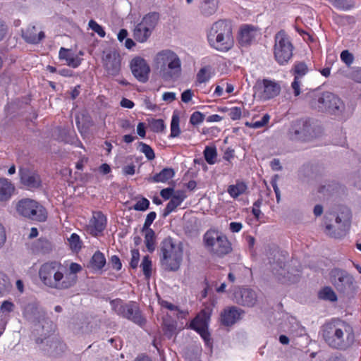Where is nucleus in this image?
I'll list each match as a JSON object with an SVG mask.
<instances>
[{
    "mask_svg": "<svg viewBox=\"0 0 361 361\" xmlns=\"http://www.w3.org/2000/svg\"><path fill=\"white\" fill-rule=\"evenodd\" d=\"M106 264V258L103 253L99 251L96 252L90 261L91 267L94 270L102 269Z\"/></svg>",
    "mask_w": 361,
    "mask_h": 361,
    "instance_id": "nucleus-33",
    "label": "nucleus"
},
{
    "mask_svg": "<svg viewBox=\"0 0 361 361\" xmlns=\"http://www.w3.org/2000/svg\"><path fill=\"white\" fill-rule=\"evenodd\" d=\"M14 189L11 182L6 178H0V201H6L10 199Z\"/></svg>",
    "mask_w": 361,
    "mask_h": 361,
    "instance_id": "nucleus-29",
    "label": "nucleus"
},
{
    "mask_svg": "<svg viewBox=\"0 0 361 361\" xmlns=\"http://www.w3.org/2000/svg\"><path fill=\"white\" fill-rule=\"evenodd\" d=\"M145 235V243L147 250L152 252L155 248L154 232L151 228H142Z\"/></svg>",
    "mask_w": 361,
    "mask_h": 361,
    "instance_id": "nucleus-34",
    "label": "nucleus"
},
{
    "mask_svg": "<svg viewBox=\"0 0 361 361\" xmlns=\"http://www.w3.org/2000/svg\"><path fill=\"white\" fill-rule=\"evenodd\" d=\"M257 94L260 99L266 101L278 96L281 92V85L275 80L264 79L257 82Z\"/></svg>",
    "mask_w": 361,
    "mask_h": 361,
    "instance_id": "nucleus-16",
    "label": "nucleus"
},
{
    "mask_svg": "<svg viewBox=\"0 0 361 361\" xmlns=\"http://www.w3.org/2000/svg\"><path fill=\"white\" fill-rule=\"evenodd\" d=\"M176 191L173 188H166L161 190L160 195L164 200H170Z\"/></svg>",
    "mask_w": 361,
    "mask_h": 361,
    "instance_id": "nucleus-57",
    "label": "nucleus"
},
{
    "mask_svg": "<svg viewBox=\"0 0 361 361\" xmlns=\"http://www.w3.org/2000/svg\"><path fill=\"white\" fill-rule=\"evenodd\" d=\"M204 239L206 245L218 255L228 254L231 250V244L227 238L216 231H207Z\"/></svg>",
    "mask_w": 361,
    "mask_h": 361,
    "instance_id": "nucleus-11",
    "label": "nucleus"
},
{
    "mask_svg": "<svg viewBox=\"0 0 361 361\" xmlns=\"http://www.w3.org/2000/svg\"><path fill=\"white\" fill-rule=\"evenodd\" d=\"M68 240L73 251L78 252L81 249L82 242L79 235L76 233H72Z\"/></svg>",
    "mask_w": 361,
    "mask_h": 361,
    "instance_id": "nucleus-39",
    "label": "nucleus"
},
{
    "mask_svg": "<svg viewBox=\"0 0 361 361\" xmlns=\"http://www.w3.org/2000/svg\"><path fill=\"white\" fill-rule=\"evenodd\" d=\"M261 204H262V201L260 200H258L253 204V207H252V214L257 219L259 217L260 214H261V211L259 209Z\"/></svg>",
    "mask_w": 361,
    "mask_h": 361,
    "instance_id": "nucleus-63",
    "label": "nucleus"
},
{
    "mask_svg": "<svg viewBox=\"0 0 361 361\" xmlns=\"http://www.w3.org/2000/svg\"><path fill=\"white\" fill-rule=\"evenodd\" d=\"M130 69L133 75L142 82L148 80L150 68L147 61L140 57H135L130 61Z\"/></svg>",
    "mask_w": 361,
    "mask_h": 361,
    "instance_id": "nucleus-19",
    "label": "nucleus"
},
{
    "mask_svg": "<svg viewBox=\"0 0 361 361\" xmlns=\"http://www.w3.org/2000/svg\"><path fill=\"white\" fill-rule=\"evenodd\" d=\"M180 130L179 128V118L177 115H173L171 122V137H176L179 135Z\"/></svg>",
    "mask_w": 361,
    "mask_h": 361,
    "instance_id": "nucleus-40",
    "label": "nucleus"
},
{
    "mask_svg": "<svg viewBox=\"0 0 361 361\" xmlns=\"http://www.w3.org/2000/svg\"><path fill=\"white\" fill-rule=\"evenodd\" d=\"M121 56L115 50L104 52L102 63L107 74L112 76L118 75L121 70Z\"/></svg>",
    "mask_w": 361,
    "mask_h": 361,
    "instance_id": "nucleus-17",
    "label": "nucleus"
},
{
    "mask_svg": "<svg viewBox=\"0 0 361 361\" xmlns=\"http://www.w3.org/2000/svg\"><path fill=\"white\" fill-rule=\"evenodd\" d=\"M306 98L310 107L318 111L341 115L345 109L343 101L330 92L314 90L307 93Z\"/></svg>",
    "mask_w": 361,
    "mask_h": 361,
    "instance_id": "nucleus-2",
    "label": "nucleus"
},
{
    "mask_svg": "<svg viewBox=\"0 0 361 361\" xmlns=\"http://www.w3.org/2000/svg\"><path fill=\"white\" fill-rule=\"evenodd\" d=\"M14 305L9 301H4L1 306V310L3 312H11L13 310Z\"/></svg>",
    "mask_w": 361,
    "mask_h": 361,
    "instance_id": "nucleus-62",
    "label": "nucleus"
},
{
    "mask_svg": "<svg viewBox=\"0 0 361 361\" xmlns=\"http://www.w3.org/2000/svg\"><path fill=\"white\" fill-rule=\"evenodd\" d=\"M50 348L51 353L54 355H59L65 350L66 345L60 341L55 340L51 342Z\"/></svg>",
    "mask_w": 361,
    "mask_h": 361,
    "instance_id": "nucleus-43",
    "label": "nucleus"
},
{
    "mask_svg": "<svg viewBox=\"0 0 361 361\" xmlns=\"http://www.w3.org/2000/svg\"><path fill=\"white\" fill-rule=\"evenodd\" d=\"M193 95V92L191 90H186L181 94V100L184 103H188L191 101Z\"/></svg>",
    "mask_w": 361,
    "mask_h": 361,
    "instance_id": "nucleus-60",
    "label": "nucleus"
},
{
    "mask_svg": "<svg viewBox=\"0 0 361 361\" xmlns=\"http://www.w3.org/2000/svg\"><path fill=\"white\" fill-rule=\"evenodd\" d=\"M161 251V263L164 269L167 271H177L183 260L182 245L174 242L171 238H166L162 242Z\"/></svg>",
    "mask_w": 361,
    "mask_h": 361,
    "instance_id": "nucleus-5",
    "label": "nucleus"
},
{
    "mask_svg": "<svg viewBox=\"0 0 361 361\" xmlns=\"http://www.w3.org/2000/svg\"><path fill=\"white\" fill-rule=\"evenodd\" d=\"M322 336L325 342L336 349H346L355 339L353 327L340 319H332L322 326Z\"/></svg>",
    "mask_w": 361,
    "mask_h": 361,
    "instance_id": "nucleus-1",
    "label": "nucleus"
},
{
    "mask_svg": "<svg viewBox=\"0 0 361 361\" xmlns=\"http://www.w3.org/2000/svg\"><path fill=\"white\" fill-rule=\"evenodd\" d=\"M157 214L154 212H149L145 219V221L142 228H149L150 225L155 219Z\"/></svg>",
    "mask_w": 361,
    "mask_h": 361,
    "instance_id": "nucleus-58",
    "label": "nucleus"
},
{
    "mask_svg": "<svg viewBox=\"0 0 361 361\" xmlns=\"http://www.w3.org/2000/svg\"><path fill=\"white\" fill-rule=\"evenodd\" d=\"M334 7L340 10H349L352 6L347 0H328Z\"/></svg>",
    "mask_w": 361,
    "mask_h": 361,
    "instance_id": "nucleus-46",
    "label": "nucleus"
},
{
    "mask_svg": "<svg viewBox=\"0 0 361 361\" xmlns=\"http://www.w3.org/2000/svg\"><path fill=\"white\" fill-rule=\"evenodd\" d=\"M61 266V263L56 261L47 262L40 266L39 278L46 287L54 289Z\"/></svg>",
    "mask_w": 361,
    "mask_h": 361,
    "instance_id": "nucleus-13",
    "label": "nucleus"
},
{
    "mask_svg": "<svg viewBox=\"0 0 361 361\" xmlns=\"http://www.w3.org/2000/svg\"><path fill=\"white\" fill-rule=\"evenodd\" d=\"M140 267L145 277L149 279L152 272V261L149 259L148 256L144 257Z\"/></svg>",
    "mask_w": 361,
    "mask_h": 361,
    "instance_id": "nucleus-41",
    "label": "nucleus"
},
{
    "mask_svg": "<svg viewBox=\"0 0 361 361\" xmlns=\"http://www.w3.org/2000/svg\"><path fill=\"white\" fill-rule=\"evenodd\" d=\"M204 117V114H202L201 112L195 111L190 116V122L193 126H197L203 122Z\"/></svg>",
    "mask_w": 361,
    "mask_h": 361,
    "instance_id": "nucleus-49",
    "label": "nucleus"
},
{
    "mask_svg": "<svg viewBox=\"0 0 361 361\" xmlns=\"http://www.w3.org/2000/svg\"><path fill=\"white\" fill-rule=\"evenodd\" d=\"M106 224V216L100 212H94L87 225V231L91 235L97 236L104 230Z\"/></svg>",
    "mask_w": 361,
    "mask_h": 361,
    "instance_id": "nucleus-21",
    "label": "nucleus"
},
{
    "mask_svg": "<svg viewBox=\"0 0 361 361\" xmlns=\"http://www.w3.org/2000/svg\"><path fill=\"white\" fill-rule=\"evenodd\" d=\"M279 178V176L275 175L272 178L271 181V186H272V188L274 190V192L276 194V198L277 202H279L280 200H281V192H280V190H279V188L278 183H277Z\"/></svg>",
    "mask_w": 361,
    "mask_h": 361,
    "instance_id": "nucleus-52",
    "label": "nucleus"
},
{
    "mask_svg": "<svg viewBox=\"0 0 361 361\" xmlns=\"http://www.w3.org/2000/svg\"><path fill=\"white\" fill-rule=\"evenodd\" d=\"M270 119V116L267 114H264L260 121L253 122L252 124V128H260L266 126Z\"/></svg>",
    "mask_w": 361,
    "mask_h": 361,
    "instance_id": "nucleus-54",
    "label": "nucleus"
},
{
    "mask_svg": "<svg viewBox=\"0 0 361 361\" xmlns=\"http://www.w3.org/2000/svg\"><path fill=\"white\" fill-rule=\"evenodd\" d=\"M23 37L29 43L37 44L44 37V33L42 31L37 32L35 26L30 25L23 31Z\"/></svg>",
    "mask_w": 361,
    "mask_h": 361,
    "instance_id": "nucleus-26",
    "label": "nucleus"
},
{
    "mask_svg": "<svg viewBox=\"0 0 361 361\" xmlns=\"http://www.w3.org/2000/svg\"><path fill=\"white\" fill-rule=\"evenodd\" d=\"M88 25L90 28L95 32L99 37H104L105 36L106 32L103 27L94 20H90L89 21Z\"/></svg>",
    "mask_w": 361,
    "mask_h": 361,
    "instance_id": "nucleus-48",
    "label": "nucleus"
},
{
    "mask_svg": "<svg viewBox=\"0 0 361 361\" xmlns=\"http://www.w3.org/2000/svg\"><path fill=\"white\" fill-rule=\"evenodd\" d=\"M137 149L145 155L148 160H153L155 158L154 152L149 145L144 142H140Z\"/></svg>",
    "mask_w": 361,
    "mask_h": 361,
    "instance_id": "nucleus-38",
    "label": "nucleus"
},
{
    "mask_svg": "<svg viewBox=\"0 0 361 361\" xmlns=\"http://www.w3.org/2000/svg\"><path fill=\"white\" fill-rule=\"evenodd\" d=\"M204 157L209 164H214L217 157L216 149L214 147L207 146L204 150Z\"/></svg>",
    "mask_w": 361,
    "mask_h": 361,
    "instance_id": "nucleus-35",
    "label": "nucleus"
},
{
    "mask_svg": "<svg viewBox=\"0 0 361 361\" xmlns=\"http://www.w3.org/2000/svg\"><path fill=\"white\" fill-rule=\"evenodd\" d=\"M19 175L21 183L29 190L40 187L42 180L39 174L35 171L27 168H20Z\"/></svg>",
    "mask_w": 361,
    "mask_h": 361,
    "instance_id": "nucleus-20",
    "label": "nucleus"
},
{
    "mask_svg": "<svg viewBox=\"0 0 361 361\" xmlns=\"http://www.w3.org/2000/svg\"><path fill=\"white\" fill-rule=\"evenodd\" d=\"M210 314L209 310H204L190 324V327L200 334L207 345H210V334L208 331Z\"/></svg>",
    "mask_w": 361,
    "mask_h": 361,
    "instance_id": "nucleus-15",
    "label": "nucleus"
},
{
    "mask_svg": "<svg viewBox=\"0 0 361 361\" xmlns=\"http://www.w3.org/2000/svg\"><path fill=\"white\" fill-rule=\"evenodd\" d=\"M81 270V265L75 262H71L68 267L61 264L57 281L55 283L54 289L64 290L73 287L78 281V274Z\"/></svg>",
    "mask_w": 361,
    "mask_h": 361,
    "instance_id": "nucleus-9",
    "label": "nucleus"
},
{
    "mask_svg": "<svg viewBox=\"0 0 361 361\" xmlns=\"http://www.w3.org/2000/svg\"><path fill=\"white\" fill-rule=\"evenodd\" d=\"M36 247L43 252H47L52 249V245L48 240L40 238L36 244Z\"/></svg>",
    "mask_w": 361,
    "mask_h": 361,
    "instance_id": "nucleus-44",
    "label": "nucleus"
},
{
    "mask_svg": "<svg viewBox=\"0 0 361 361\" xmlns=\"http://www.w3.org/2000/svg\"><path fill=\"white\" fill-rule=\"evenodd\" d=\"M218 0H201L200 10L204 16L214 15L218 9Z\"/></svg>",
    "mask_w": 361,
    "mask_h": 361,
    "instance_id": "nucleus-28",
    "label": "nucleus"
},
{
    "mask_svg": "<svg viewBox=\"0 0 361 361\" xmlns=\"http://www.w3.org/2000/svg\"><path fill=\"white\" fill-rule=\"evenodd\" d=\"M162 99L168 103H171L176 99V93L173 92H165L162 94Z\"/></svg>",
    "mask_w": 361,
    "mask_h": 361,
    "instance_id": "nucleus-59",
    "label": "nucleus"
},
{
    "mask_svg": "<svg viewBox=\"0 0 361 361\" xmlns=\"http://www.w3.org/2000/svg\"><path fill=\"white\" fill-rule=\"evenodd\" d=\"M111 263L112 264V267L116 270L118 271L121 269L122 264L120 259L117 256L114 255L111 257Z\"/></svg>",
    "mask_w": 361,
    "mask_h": 361,
    "instance_id": "nucleus-64",
    "label": "nucleus"
},
{
    "mask_svg": "<svg viewBox=\"0 0 361 361\" xmlns=\"http://www.w3.org/2000/svg\"><path fill=\"white\" fill-rule=\"evenodd\" d=\"M174 175L175 172L173 169L165 168L159 173L155 174L152 178V180L154 183H166L171 179Z\"/></svg>",
    "mask_w": 361,
    "mask_h": 361,
    "instance_id": "nucleus-31",
    "label": "nucleus"
},
{
    "mask_svg": "<svg viewBox=\"0 0 361 361\" xmlns=\"http://www.w3.org/2000/svg\"><path fill=\"white\" fill-rule=\"evenodd\" d=\"M207 37L209 46L219 51H228L234 45L231 26L226 20L213 23L207 32Z\"/></svg>",
    "mask_w": 361,
    "mask_h": 361,
    "instance_id": "nucleus-3",
    "label": "nucleus"
},
{
    "mask_svg": "<svg viewBox=\"0 0 361 361\" xmlns=\"http://www.w3.org/2000/svg\"><path fill=\"white\" fill-rule=\"evenodd\" d=\"M149 205V200L146 198H142L135 203L133 208L137 211H145L148 209Z\"/></svg>",
    "mask_w": 361,
    "mask_h": 361,
    "instance_id": "nucleus-51",
    "label": "nucleus"
},
{
    "mask_svg": "<svg viewBox=\"0 0 361 361\" xmlns=\"http://www.w3.org/2000/svg\"><path fill=\"white\" fill-rule=\"evenodd\" d=\"M10 281L7 276L0 272V296L4 295L10 288Z\"/></svg>",
    "mask_w": 361,
    "mask_h": 361,
    "instance_id": "nucleus-42",
    "label": "nucleus"
},
{
    "mask_svg": "<svg viewBox=\"0 0 361 361\" xmlns=\"http://www.w3.org/2000/svg\"><path fill=\"white\" fill-rule=\"evenodd\" d=\"M290 334L295 336H301L305 334V329L300 326L298 324H295L290 330Z\"/></svg>",
    "mask_w": 361,
    "mask_h": 361,
    "instance_id": "nucleus-61",
    "label": "nucleus"
},
{
    "mask_svg": "<svg viewBox=\"0 0 361 361\" xmlns=\"http://www.w3.org/2000/svg\"><path fill=\"white\" fill-rule=\"evenodd\" d=\"M228 116L233 121L240 119L243 114L245 116V111L243 112L241 108L238 106L228 109Z\"/></svg>",
    "mask_w": 361,
    "mask_h": 361,
    "instance_id": "nucleus-47",
    "label": "nucleus"
},
{
    "mask_svg": "<svg viewBox=\"0 0 361 361\" xmlns=\"http://www.w3.org/2000/svg\"><path fill=\"white\" fill-rule=\"evenodd\" d=\"M111 309L118 315H121L126 304H125L121 300L116 299L113 300L110 302Z\"/></svg>",
    "mask_w": 361,
    "mask_h": 361,
    "instance_id": "nucleus-45",
    "label": "nucleus"
},
{
    "mask_svg": "<svg viewBox=\"0 0 361 361\" xmlns=\"http://www.w3.org/2000/svg\"><path fill=\"white\" fill-rule=\"evenodd\" d=\"M150 126H151L152 130L154 132H157V133L162 132L166 128L164 122L162 119L153 120L151 122Z\"/></svg>",
    "mask_w": 361,
    "mask_h": 361,
    "instance_id": "nucleus-50",
    "label": "nucleus"
},
{
    "mask_svg": "<svg viewBox=\"0 0 361 361\" xmlns=\"http://www.w3.org/2000/svg\"><path fill=\"white\" fill-rule=\"evenodd\" d=\"M302 82L301 79L294 78V80L291 83V87L293 90V94L295 97H298L301 93Z\"/></svg>",
    "mask_w": 361,
    "mask_h": 361,
    "instance_id": "nucleus-56",
    "label": "nucleus"
},
{
    "mask_svg": "<svg viewBox=\"0 0 361 361\" xmlns=\"http://www.w3.org/2000/svg\"><path fill=\"white\" fill-rule=\"evenodd\" d=\"M247 189V186L244 182L236 181L235 184L228 185L227 192L232 198L236 199L244 194Z\"/></svg>",
    "mask_w": 361,
    "mask_h": 361,
    "instance_id": "nucleus-30",
    "label": "nucleus"
},
{
    "mask_svg": "<svg viewBox=\"0 0 361 361\" xmlns=\"http://www.w3.org/2000/svg\"><path fill=\"white\" fill-rule=\"evenodd\" d=\"M123 313L120 316L126 318L134 323L142 325L144 323V319L138 308L133 304H126Z\"/></svg>",
    "mask_w": 361,
    "mask_h": 361,
    "instance_id": "nucleus-24",
    "label": "nucleus"
},
{
    "mask_svg": "<svg viewBox=\"0 0 361 361\" xmlns=\"http://www.w3.org/2000/svg\"><path fill=\"white\" fill-rule=\"evenodd\" d=\"M293 45L288 34L283 30L274 37V56L281 66L286 64L293 56Z\"/></svg>",
    "mask_w": 361,
    "mask_h": 361,
    "instance_id": "nucleus-7",
    "label": "nucleus"
},
{
    "mask_svg": "<svg viewBox=\"0 0 361 361\" xmlns=\"http://www.w3.org/2000/svg\"><path fill=\"white\" fill-rule=\"evenodd\" d=\"M139 260H140L139 251L137 250H133L131 251V259H130V267L133 269L137 268L138 266Z\"/></svg>",
    "mask_w": 361,
    "mask_h": 361,
    "instance_id": "nucleus-55",
    "label": "nucleus"
},
{
    "mask_svg": "<svg viewBox=\"0 0 361 361\" xmlns=\"http://www.w3.org/2000/svg\"><path fill=\"white\" fill-rule=\"evenodd\" d=\"M320 133V128L310 119H300L292 123L288 131L291 140H310Z\"/></svg>",
    "mask_w": 361,
    "mask_h": 361,
    "instance_id": "nucleus-6",
    "label": "nucleus"
},
{
    "mask_svg": "<svg viewBox=\"0 0 361 361\" xmlns=\"http://www.w3.org/2000/svg\"><path fill=\"white\" fill-rule=\"evenodd\" d=\"M350 212L348 209H343L336 216L335 224H327L325 232L334 238H341L345 235L350 224Z\"/></svg>",
    "mask_w": 361,
    "mask_h": 361,
    "instance_id": "nucleus-12",
    "label": "nucleus"
},
{
    "mask_svg": "<svg viewBox=\"0 0 361 361\" xmlns=\"http://www.w3.org/2000/svg\"><path fill=\"white\" fill-rule=\"evenodd\" d=\"M308 72L307 66L303 62L295 63L293 68L295 78L301 79Z\"/></svg>",
    "mask_w": 361,
    "mask_h": 361,
    "instance_id": "nucleus-37",
    "label": "nucleus"
},
{
    "mask_svg": "<svg viewBox=\"0 0 361 361\" xmlns=\"http://www.w3.org/2000/svg\"><path fill=\"white\" fill-rule=\"evenodd\" d=\"M233 300L243 306L253 307L257 301V295L250 288L238 287L233 292Z\"/></svg>",
    "mask_w": 361,
    "mask_h": 361,
    "instance_id": "nucleus-18",
    "label": "nucleus"
},
{
    "mask_svg": "<svg viewBox=\"0 0 361 361\" xmlns=\"http://www.w3.org/2000/svg\"><path fill=\"white\" fill-rule=\"evenodd\" d=\"M244 314V311L235 307H226L221 313V323L227 326H232L239 321Z\"/></svg>",
    "mask_w": 361,
    "mask_h": 361,
    "instance_id": "nucleus-22",
    "label": "nucleus"
},
{
    "mask_svg": "<svg viewBox=\"0 0 361 361\" xmlns=\"http://www.w3.org/2000/svg\"><path fill=\"white\" fill-rule=\"evenodd\" d=\"M159 16L157 13H149L144 16L133 29V37L140 42H146L151 37L158 24Z\"/></svg>",
    "mask_w": 361,
    "mask_h": 361,
    "instance_id": "nucleus-8",
    "label": "nucleus"
},
{
    "mask_svg": "<svg viewBox=\"0 0 361 361\" xmlns=\"http://www.w3.org/2000/svg\"><path fill=\"white\" fill-rule=\"evenodd\" d=\"M330 279L336 290L345 293L353 289V277L344 270L334 269L331 271Z\"/></svg>",
    "mask_w": 361,
    "mask_h": 361,
    "instance_id": "nucleus-14",
    "label": "nucleus"
},
{
    "mask_svg": "<svg viewBox=\"0 0 361 361\" xmlns=\"http://www.w3.org/2000/svg\"><path fill=\"white\" fill-rule=\"evenodd\" d=\"M187 195L185 191L176 190L167 204L164 209V216H166L170 213L174 212L176 209L183 203Z\"/></svg>",
    "mask_w": 361,
    "mask_h": 361,
    "instance_id": "nucleus-25",
    "label": "nucleus"
},
{
    "mask_svg": "<svg viewBox=\"0 0 361 361\" xmlns=\"http://www.w3.org/2000/svg\"><path fill=\"white\" fill-rule=\"evenodd\" d=\"M341 59L347 66H350L354 60L353 55L350 53L348 50H344L341 54Z\"/></svg>",
    "mask_w": 361,
    "mask_h": 361,
    "instance_id": "nucleus-53",
    "label": "nucleus"
},
{
    "mask_svg": "<svg viewBox=\"0 0 361 361\" xmlns=\"http://www.w3.org/2000/svg\"><path fill=\"white\" fill-rule=\"evenodd\" d=\"M154 63L165 80H176L180 78L181 61L174 51L169 49L159 51L154 56Z\"/></svg>",
    "mask_w": 361,
    "mask_h": 361,
    "instance_id": "nucleus-4",
    "label": "nucleus"
},
{
    "mask_svg": "<svg viewBox=\"0 0 361 361\" xmlns=\"http://www.w3.org/2000/svg\"><path fill=\"white\" fill-rule=\"evenodd\" d=\"M321 299L334 302L337 300V296L333 289L330 287H325L319 293Z\"/></svg>",
    "mask_w": 361,
    "mask_h": 361,
    "instance_id": "nucleus-36",
    "label": "nucleus"
},
{
    "mask_svg": "<svg viewBox=\"0 0 361 361\" xmlns=\"http://www.w3.org/2000/svg\"><path fill=\"white\" fill-rule=\"evenodd\" d=\"M212 75V68L209 66H204L197 72L196 81L200 84L206 83L211 79Z\"/></svg>",
    "mask_w": 361,
    "mask_h": 361,
    "instance_id": "nucleus-32",
    "label": "nucleus"
},
{
    "mask_svg": "<svg viewBox=\"0 0 361 361\" xmlns=\"http://www.w3.org/2000/svg\"><path fill=\"white\" fill-rule=\"evenodd\" d=\"M59 57L60 59L66 60L67 65L72 68H77L81 63V59L78 56L63 47L60 49Z\"/></svg>",
    "mask_w": 361,
    "mask_h": 361,
    "instance_id": "nucleus-27",
    "label": "nucleus"
},
{
    "mask_svg": "<svg viewBox=\"0 0 361 361\" xmlns=\"http://www.w3.org/2000/svg\"><path fill=\"white\" fill-rule=\"evenodd\" d=\"M260 35L261 32L258 27L251 25H244L240 28L239 42L241 44L247 45L256 41Z\"/></svg>",
    "mask_w": 361,
    "mask_h": 361,
    "instance_id": "nucleus-23",
    "label": "nucleus"
},
{
    "mask_svg": "<svg viewBox=\"0 0 361 361\" xmlns=\"http://www.w3.org/2000/svg\"><path fill=\"white\" fill-rule=\"evenodd\" d=\"M17 211L22 216L35 221H43L47 218L44 208L37 202L30 199L19 201Z\"/></svg>",
    "mask_w": 361,
    "mask_h": 361,
    "instance_id": "nucleus-10",
    "label": "nucleus"
}]
</instances>
